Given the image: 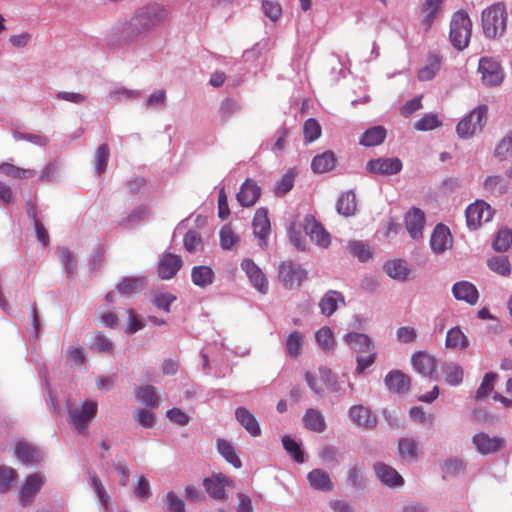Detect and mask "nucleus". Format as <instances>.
Segmentation results:
<instances>
[{
    "mask_svg": "<svg viewBox=\"0 0 512 512\" xmlns=\"http://www.w3.org/2000/svg\"><path fill=\"white\" fill-rule=\"evenodd\" d=\"M45 475L41 472H36L28 475L23 482L19 491V502L26 506L33 502L35 496L45 484Z\"/></svg>",
    "mask_w": 512,
    "mask_h": 512,
    "instance_id": "9",
    "label": "nucleus"
},
{
    "mask_svg": "<svg viewBox=\"0 0 512 512\" xmlns=\"http://www.w3.org/2000/svg\"><path fill=\"white\" fill-rule=\"evenodd\" d=\"M425 223V213L420 208L413 207L405 215L406 229L414 240L422 238Z\"/></svg>",
    "mask_w": 512,
    "mask_h": 512,
    "instance_id": "18",
    "label": "nucleus"
},
{
    "mask_svg": "<svg viewBox=\"0 0 512 512\" xmlns=\"http://www.w3.org/2000/svg\"><path fill=\"white\" fill-rule=\"evenodd\" d=\"M207 493L215 499L225 500L227 495L225 488L232 484V481L224 474L219 473L211 478H206L203 482Z\"/></svg>",
    "mask_w": 512,
    "mask_h": 512,
    "instance_id": "20",
    "label": "nucleus"
},
{
    "mask_svg": "<svg viewBox=\"0 0 512 512\" xmlns=\"http://www.w3.org/2000/svg\"><path fill=\"white\" fill-rule=\"evenodd\" d=\"M386 138V130L382 126H374L367 129L361 139L360 144L365 147H373L380 145Z\"/></svg>",
    "mask_w": 512,
    "mask_h": 512,
    "instance_id": "35",
    "label": "nucleus"
},
{
    "mask_svg": "<svg viewBox=\"0 0 512 512\" xmlns=\"http://www.w3.org/2000/svg\"><path fill=\"white\" fill-rule=\"evenodd\" d=\"M304 138L307 142L311 143L318 139L321 135V126L314 118H309L305 121L303 127Z\"/></svg>",
    "mask_w": 512,
    "mask_h": 512,
    "instance_id": "58",
    "label": "nucleus"
},
{
    "mask_svg": "<svg viewBox=\"0 0 512 512\" xmlns=\"http://www.w3.org/2000/svg\"><path fill=\"white\" fill-rule=\"evenodd\" d=\"M453 244V239L449 228L439 223L437 224L430 237V247L435 254H443L450 249Z\"/></svg>",
    "mask_w": 512,
    "mask_h": 512,
    "instance_id": "13",
    "label": "nucleus"
},
{
    "mask_svg": "<svg viewBox=\"0 0 512 512\" xmlns=\"http://www.w3.org/2000/svg\"><path fill=\"white\" fill-rule=\"evenodd\" d=\"M339 451L335 446L325 445L319 449L318 456L326 465L338 464Z\"/></svg>",
    "mask_w": 512,
    "mask_h": 512,
    "instance_id": "60",
    "label": "nucleus"
},
{
    "mask_svg": "<svg viewBox=\"0 0 512 512\" xmlns=\"http://www.w3.org/2000/svg\"><path fill=\"white\" fill-rule=\"evenodd\" d=\"M493 212L484 201H476L466 209V222L470 229H477L483 222L491 220Z\"/></svg>",
    "mask_w": 512,
    "mask_h": 512,
    "instance_id": "11",
    "label": "nucleus"
},
{
    "mask_svg": "<svg viewBox=\"0 0 512 512\" xmlns=\"http://www.w3.org/2000/svg\"><path fill=\"white\" fill-rule=\"evenodd\" d=\"M497 379V374L493 372L486 373L483 380L476 391V398L483 399L487 397L494 388V382Z\"/></svg>",
    "mask_w": 512,
    "mask_h": 512,
    "instance_id": "59",
    "label": "nucleus"
},
{
    "mask_svg": "<svg viewBox=\"0 0 512 512\" xmlns=\"http://www.w3.org/2000/svg\"><path fill=\"white\" fill-rule=\"evenodd\" d=\"M512 245V231L502 228L493 240V248L496 251H506Z\"/></svg>",
    "mask_w": 512,
    "mask_h": 512,
    "instance_id": "57",
    "label": "nucleus"
},
{
    "mask_svg": "<svg viewBox=\"0 0 512 512\" xmlns=\"http://www.w3.org/2000/svg\"><path fill=\"white\" fill-rule=\"evenodd\" d=\"M445 346L450 349L465 350L469 346V339L459 326L448 330Z\"/></svg>",
    "mask_w": 512,
    "mask_h": 512,
    "instance_id": "32",
    "label": "nucleus"
},
{
    "mask_svg": "<svg viewBox=\"0 0 512 512\" xmlns=\"http://www.w3.org/2000/svg\"><path fill=\"white\" fill-rule=\"evenodd\" d=\"M490 270L501 275L509 276L511 274V265L506 256H494L487 260Z\"/></svg>",
    "mask_w": 512,
    "mask_h": 512,
    "instance_id": "48",
    "label": "nucleus"
},
{
    "mask_svg": "<svg viewBox=\"0 0 512 512\" xmlns=\"http://www.w3.org/2000/svg\"><path fill=\"white\" fill-rule=\"evenodd\" d=\"M483 33L488 38L503 35L506 30L507 13L502 3H496L482 11L481 16Z\"/></svg>",
    "mask_w": 512,
    "mask_h": 512,
    "instance_id": "3",
    "label": "nucleus"
},
{
    "mask_svg": "<svg viewBox=\"0 0 512 512\" xmlns=\"http://www.w3.org/2000/svg\"><path fill=\"white\" fill-rule=\"evenodd\" d=\"M14 454L26 466L38 465L45 458V453L41 448L25 439L19 440L15 444Z\"/></svg>",
    "mask_w": 512,
    "mask_h": 512,
    "instance_id": "8",
    "label": "nucleus"
},
{
    "mask_svg": "<svg viewBox=\"0 0 512 512\" xmlns=\"http://www.w3.org/2000/svg\"><path fill=\"white\" fill-rule=\"evenodd\" d=\"M279 279L288 289H297L307 278V271L299 263L288 260L279 265Z\"/></svg>",
    "mask_w": 512,
    "mask_h": 512,
    "instance_id": "6",
    "label": "nucleus"
},
{
    "mask_svg": "<svg viewBox=\"0 0 512 512\" xmlns=\"http://www.w3.org/2000/svg\"><path fill=\"white\" fill-rule=\"evenodd\" d=\"M336 158L332 151H326L313 158L311 168L315 173H325L332 170L335 166Z\"/></svg>",
    "mask_w": 512,
    "mask_h": 512,
    "instance_id": "36",
    "label": "nucleus"
},
{
    "mask_svg": "<svg viewBox=\"0 0 512 512\" xmlns=\"http://www.w3.org/2000/svg\"><path fill=\"white\" fill-rule=\"evenodd\" d=\"M137 400L148 408H157L159 406V397L156 389L152 385H145L138 389Z\"/></svg>",
    "mask_w": 512,
    "mask_h": 512,
    "instance_id": "42",
    "label": "nucleus"
},
{
    "mask_svg": "<svg viewBox=\"0 0 512 512\" xmlns=\"http://www.w3.org/2000/svg\"><path fill=\"white\" fill-rule=\"evenodd\" d=\"M384 270L389 277L398 281L406 280L409 274V269L402 260L387 261L384 265Z\"/></svg>",
    "mask_w": 512,
    "mask_h": 512,
    "instance_id": "41",
    "label": "nucleus"
},
{
    "mask_svg": "<svg viewBox=\"0 0 512 512\" xmlns=\"http://www.w3.org/2000/svg\"><path fill=\"white\" fill-rule=\"evenodd\" d=\"M235 417L239 424L253 437L261 434L259 423L255 416L246 408L238 407L235 411Z\"/></svg>",
    "mask_w": 512,
    "mask_h": 512,
    "instance_id": "28",
    "label": "nucleus"
},
{
    "mask_svg": "<svg viewBox=\"0 0 512 512\" xmlns=\"http://www.w3.org/2000/svg\"><path fill=\"white\" fill-rule=\"evenodd\" d=\"M487 107L485 105L474 108L468 115L459 121L456 132L460 138H469L480 132L485 123Z\"/></svg>",
    "mask_w": 512,
    "mask_h": 512,
    "instance_id": "5",
    "label": "nucleus"
},
{
    "mask_svg": "<svg viewBox=\"0 0 512 512\" xmlns=\"http://www.w3.org/2000/svg\"><path fill=\"white\" fill-rule=\"evenodd\" d=\"M183 246L189 253L202 252L204 249V242L200 233L196 230H189L183 238Z\"/></svg>",
    "mask_w": 512,
    "mask_h": 512,
    "instance_id": "44",
    "label": "nucleus"
},
{
    "mask_svg": "<svg viewBox=\"0 0 512 512\" xmlns=\"http://www.w3.org/2000/svg\"><path fill=\"white\" fill-rule=\"evenodd\" d=\"M348 413L350 419L362 428L373 429L377 426V417L366 406L354 405L349 408Z\"/></svg>",
    "mask_w": 512,
    "mask_h": 512,
    "instance_id": "21",
    "label": "nucleus"
},
{
    "mask_svg": "<svg viewBox=\"0 0 512 512\" xmlns=\"http://www.w3.org/2000/svg\"><path fill=\"white\" fill-rule=\"evenodd\" d=\"M149 215V208L146 205H139L127 216L123 217L119 224L126 228H133L143 222Z\"/></svg>",
    "mask_w": 512,
    "mask_h": 512,
    "instance_id": "40",
    "label": "nucleus"
},
{
    "mask_svg": "<svg viewBox=\"0 0 512 512\" xmlns=\"http://www.w3.org/2000/svg\"><path fill=\"white\" fill-rule=\"evenodd\" d=\"M337 212L343 216H350L355 212V194L351 191L342 193L336 204Z\"/></svg>",
    "mask_w": 512,
    "mask_h": 512,
    "instance_id": "45",
    "label": "nucleus"
},
{
    "mask_svg": "<svg viewBox=\"0 0 512 512\" xmlns=\"http://www.w3.org/2000/svg\"><path fill=\"white\" fill-rule=\"evenodd\" d=\"M163 503L166 512H186L184 501L173 491L166 494Z\"/></svg>",
    "mask_w": 512,
    "mask_h": 512,
    "instance_id": "56",
    "label": "nucleus"
},
{
    "mask_svg": "<svg viewBox=\"0 0 512 512\" xmlns=\"http://www.w3.org/2000/svg\"><path fill=\"white\" fill-rule=\"evenodd\" d=\"M402 167V161L397 157L371 159L366 164L368 172L379 175H395Z\"/></svg>",
    "mask_w": 512,
    "mask_h": 512,
    "instance_id": "12",
    "label": "nucleus"
},
{
    "mask_svg": "<svg viewBox=\"0 0 512 512\" xmlns=\"http://www.w3.org/2000/svg\"><path fill=\"white\" fill-rule=\"evenodd\" d=\"M310 485L320 491L328 492L333 489V483L327 472L321 469H314L307 475Z\"/></svg>",
    "mask_w": 512,
    "mask_h": 512,
    "instance_id": "31",
    "label": "nucleus"
},
{
    "mask_svg": "<svg viewBox=\"0 0 512 512\" xmlns=\"http://www.w3.org/2000/svg\"><path fill=\"white\" fill-rule=\"evenodd\" d=\"M109 157H110V149H109L108 144H106V143L101 144L95 152V159H94L95 174L97 176H100L105 172L108 161H109Z\"/></svg>",
    "mask_w": 512,
    "mask_h": 512,
    "instance_id": "46",
    "label": "nucleus"
},
{
    "mask_svg": "<svg viewBox=\"0 0 512 512\" xmlns=\"http://www.w3.org/2000/svg\"><path fill=\"white\" fill-rule=\"evenodd\" d=\"M305 234L313 243L321 248H327L331 243V236L312 215H306L303 222Z\"/></svg>",
    "mask_w": 512,
    "mask_h": 512,
    "instance_id": "10",
    "label": "nucleus"
},
{
    "mask_svg": "<svg viewBox=\"0 0 512 512\" xmlns=\"http://www.w3.org/2000/svg\"><path fill=\"white\" fill-rule=\"evenodd\" d=\"M304 426L313 432L322 433L326 430L327 425L323 414L314 408H309L303 415Z\"/></svg>",
    "mask_w": 512,
    "mask_h": 512,
    "instance_id": "30",
    "label": "nucleus"
},
{
    "mask_svg": "<svg viewBox=\"0 0 512 512\" xmlns=\"http://www.w3.org/2000/svg\"><path fill=\"white\" fill-rule=\"evenodd\" d=\"M282 444L284 449L289 453L293 459L298 463L305 462V454L300 448V445L290 436L285 435L282 437Z\"/></svg>",
    "mask_w": 512,
    "mask_h": 512,
    "instance_id": "54",
    "label": "nucleus"
},
{
    "mask_svg": "<svg viewBox=\"0 0 512 512\" xmlns=\"http://www.w3.org/2000/svg\"><path fill=\"white\" fill-rule=\"evenodd\" d=\"M315 338L320 348L325 352H330L334 349L335 339L331 328L324 326L321 327L316 333Z\"/></svg>",
    "mask_w": 512,
    "mask_h": 512,
    "instance_id": "47",
    "label": "nucleus"
},
{
    "mask_svg": "<svg viewBox=\"0 0 512 512\" xmlns=\"http://www.w3.org/2000/svg\"><path fill=\"white\" fill-rule=\"evenodd\" d=\"M320 380L333 393H341L342 387L336 375L327 367L319 368Z\"/></svg>",
    "mask_w": 512,
    "mask_h": 512,
    "instance_id": "50",
    "label": "nucleus"
},
{
    "mask_svg": "<svg viewBox=\"0 0 512 512\" xmlns=\"http://www.w3.org/2000/svg\"><path fill=\"white\" fill-rule=\"evenodd\" d=\"M344 342L358 353H366L375 350L372 339L363 333L350 332L344 335Z\"/></svg>",
    "mask_w": 512,
    "mask_h": 512,
    "instance_id": "25",
    "label": "nucleus"
},
{
    "mask_svg": "<svg viewBox=\"0 0 512 512\" xmlns=\"http://www.w3.org/2000/svg\"><path fill=\"white\" fill-rule=\"evenodd\" d=\"M141 92L139 90H130L125 87H116L110 90L108 97L112 100L124 101L133 98L140 97Z\"/></svg>",
    "mask_w": 512,
    "mask_h": 512,
    "instance_id": "61",
    "label": "nucleus"
},
{
    "mask_svg": "<svg viewBox=\"0 0 512 512\" xmlns=\"http://www.w3.org/2000/svg\"><path fill=\"white\" fill-rule=\"evenodd\" d=\"M398 452L404 460L416 461L419 452L418 442L414 438H400L398 441Z\"/></svg>",
    "mask_w": 512,
    "mask_h": 512,
    "instance_id": "34",
    "label": "nucleus"
},
{
    "mask_svg": "<svg viewBox=\"0 0 512 512\" xmlns=\"http://www.w3.org/2000/svg\"><path fill=\"white\" fill-rule=\"evenodd\" d=\"M472 32V22L469 15L463 11H456L450 21L449 39L458 51L468 47Z\"/></svg>",
    "mask_w": 512,
    "mask_h": 512,
    "instance_id": "4",
    "label": "nucleus"
},
{
    "mask_svg": "<svg viewBox=\"0 0 512 512\" xmlns=\"http://www.w3.org/2000/svg\"><path fill=\"white\" fill-rule=\"evenodd\" d=\"M495 156L500 160L512 157V131L497 145L495 149Z\"/></svg>",
    "mask_w": 512,
    "mask_h": 512,
    "instance_id": "62",
    "label": "nucleus"
},
{
    "mask_svg": "<svg viewBox=\"0 0 512 512\" xmlns=\"http://www.w3.org/2000/svg\"><path fill=\"white\" fill-rule=\"evenodd\" d=\"M442 371L446 382L451 386H458L463 380V369L458 363H444Z\"/></svg>",
    "mask_w": 512,
    "mask_h": 512,
    "instance_id": "43",
    "label": "nucleus"
},
{
    "mask_svg": "<svg viewBox=\"0 0 512 512\" xmlns=\"http://www.w3.org/2000/svg\"><path fill=\"white\" fill-rule=\"evenodd\" d=\"M56 255L60 260L65 272L69 276H72L76 264L74 254L67 247L61 246L57 248Z\"/></svg>",
    "mask_w": 512,
    "mask_h": 512,
    "instance_id": "52",
    "label": "nucleus"
},
{
    "mask_svg": "<svg viewBox=\"0 0 512 512\" xmlns=\"http://www.w3.org/2000/svg\"><path fill=\"white\" fill-rule=\"evenodd\" d=\"M484 188L491 194L501 195L507 192L508 182L501 176H489L484 181Z\"/></svg>",
    "mask_w": 512,
    "mask_h": 512,
    "instance_id": "49",
    "label": "nucleus"
},
{
    "mask_svg": "<svg viewBox=\"0 0 512 512\" xmlns=\"http://www.w3.org/2000/svg\"><path fill=\"white\" fill-rule=\"evenodd\" d=\"M452 294L459 301L470 305L477 303L479 293L476 286L468 281H459L452 286Z\"/></svg>",
    "mask_w": 512,
    "mask_h": 512,
    "instance_id": "26",
    "label": "nucleus"
},
{
    "mask_svg": "<svg viewBox=\"0 0 512 512\" xmlns=\"http://www.w3.org/2000/svg\"><path fill=\"white\" fill-rule=\"evenodd\" d=\"M215 272L210 266H194L191 270V281L199 288H206L215 281Z\"/></svg>",
    "mask_w": 512,
    "mask_h": 512,
    "instance_id": "29",
    "label": "nucleus"
},
{
    "mask_svg": "<svg viewBox=\"0 0 512 512\" xmlns=\"http://www.w3.org/2000/svg\"><path fill=\"white\" fill-rule=\"evenodd\" d=\"M475 449L482 455L498 452L505 444V439L498 436H490L484 432L473 436Z\"/></svg>",
    "mask_w": 512,
    "mask_h": 512,
    "instance_id": "17",
    "label": "nucleus"
},
{
    "mask_svg": "<svg viewBox=\"0 0 512 512\" xmlns=\"http://www.w3.org/2000/svg\"><path fill=\"white\" fill-rule=\"evenodd\" d=\"M261 195V189L252 179H247L237 193V200L243 207L253 206Z\"/></svg>",
    "mask_w": 512,
    "mask_h": 512,
    "instance_id": "24",
    "label": "nucleus"
},
{
    "mask_svg": "<svg viewBox=\"0 0 512 512\" xmlns=\"http://www.w3.org/2000/svg\"><path fill=\"white\" fill-rule=\"evenodd\" d=\"M345 300L343 295L335 290L327 291L319 302V308L323 315L331 316L339 307L344 305Z\"/></svg>",
    "mask_w": 512,
    "mask_h": 512,
    "instance_id": "27",
    "label": "nucleus"
},
{
    "mask_svg": "<svg viewBox=\"0 0 512 512\" xmlns=\"http://www.w3.org/2000/svg\"><path fill=\"white\" fill-rule=\"evenodd\" d=\"M252 224L254 235L259 240V246L265 248L271 231L268 212L265 208L261 207L256 210Z\"/></svg>",
    "mask_w": 512,
    "mask_h": 512,
    "instance_id": "16",
    "label": "nucleus"
},
{
    "mask_svg": "<svg viewBox=\"0 0 512 512\" xmlns=\"http://www.w3.org/2000/svg\"><path fill=\"white\" fill-rule=\"evenodd\" d=\"M303 343L304 338L300 332L294 331L290 333L286 339V350L289 356L297 358L301 354Z\"/></svg>",
    "mask_w": 512,
    "mask_h": 512,
    "instance_id": "51",
    "label": "nucleus"
},
{
    "mask_svg": "<svg viewBox=\"0 0 512 512\" xmlns=\"http://www.w3.org/2000/svg\"><path fill=\"white\" fill-rule=\"evenodd\" d=\"M384 383L389 391L404 394L410 390L411 378L400 370H392L385 376Z\"/></svg>",
    "mask_w": 512,
    "mask_h": 512,
    "instance_id": "22",
    "label": "nucleus"
},
{
    "mask_svg": "<svg viewBox=\"0 0 512 512\" xmlns=\"http://www.w3.org/2000/svg\"><path fill=\"white\" fill-rule=\"evenodd\" d=\"M182 267V259L180 256L172 253L164 254L158 265V273L162 279H171Z\"/></svg>",
    "mask_w": 512,
    "mask_h": 512,
    "instance_id": "23",
    "label": "nucleus"
},
{
    "mask_svg": "<svg viewBox=\"0 0 512 512\" xmlns=\"http://www.w3.org/2000/svg\"><path fill=\"white\" fill-rule=\"evenodd\" d=\"M177 300V297L169 292L157 291L153 295L152 303L159 309L169 313L170 306Z\"/></svg>",
    "mask_w": 512,
    "mask_h": 512,
    "instance_id": "55",
    "label": "nucleus"
},
{
    "mask_svg": "<svg viewBox=\"0 0 512 512\" xmlns=\"http://www.w3.org/2000/svg\"><path fill=\"white\" fill-rule=\"evenodd\" d=\"M145 281L144 277H126L117 285V291L124 296L139 293L143 289Z\"/></svg>",
    "mask_w": 512,
    "mask_h": 512,
    "instance_id": "38",
    "label": "nucleus"
},
{
    "mask_svg": "<svg viewBox=\"0 0 512 512\" xmlns=\"http://www.w3.org/2000/svg\"><path fill=\"white\" fill-rule=\"evenodd\" d=\"M373 470L379 481L387 487L397 488L404 484L403 477L396 471V469L384 462H375L373 464Z\"/></svg>",
    "mask_w": 512,
    "mask_h": 512,
    "instance_id": "14",
    "label": "nucleus"
},
{
    "mask_svg": "<svg viewBox=\"0 0 512 512\" xmlns=\"http://www.w3.org/2000/svg\"><path fill=\"white\" fill-rule=\"evenodd\" d=\"M442 5V0H425L421 6V12L424 14L422 25L425 30H429L436 19Z\"/></svg>",
    "mask_w": 512,
    "mask_h": 512,
    "instance_id": "33",
    "label": "nucleus"
},
{
    "mask_svg": "<svg viewBox=\"0 0 512 512\" xmlns=\"http://www.w3.org/2000/svg\"><path fill=\"white\" fill-rule=\"evenodd\" d=\"M67 421L69 425L78 433L85 434L90 424L98 412V403L96 400L87 399L80 404H74L67 401Z\"/></svg>",
    "mask_w": 512,
    "mask_h": 512,
    "instance_id": "2",
    "label": "nucleus"
},
{
    "mask_svg": "<svg viewBox=\"0 0 512 512\" xmlns=\"http://www.w3.org/2000/svg\"><path fill=\"white\" fill-rule=\"evenodd\" d=\"M411 363L415 371L423 377L436 379V359L426 352H415L412 355Z\"/></svg>",
    "mask_w": 512,
    "mask_h": 512,
    "instance_id": "19",
    "label": "nucleus"
},
{
    "mask_svg": "<svg viewBox=\"0 0 512 512\" xmlns=\"http://www.w3.org/2000/svg\"><path fill=\"white\" fill-rule=\"evenodd\" d=\"M293 184H294V174L292 171H288L277 182V184L275 186V190H274L275 195L276 196L285 195L293 188Z\"/></svg>",
    "mask_w": 512,
    "mask_h": 512,
    "instance_id": "63",
    "label": "nucleus"
},
{
    "mask_svg": "<svg viewBox=\"0 0 512 512\" xmlns=\"http://www.w3.org/2000/svg\"><path fill=\"white\" fill-rule=\"evenodd\" d=\"M348 250L361 262L367 261L372 256L370 246L363 241H350L348 243Z\"/></svg>",
    "mask_w": 512,
    "mask_h": 512,
    "instance_id": "53",
    "label": "nucleus"
},
{
    "mask_svg": "<svg viewBox=\"0 0 512 512\" xmlns=\"http://www.w3.org/2000/svg\"><path fill=\"white\" fill-rule=\"evenodd\" d=\"M167 6L150 2L136 9L129 17L119 20L111 34L120 43L130 44L140 36L148 35L166 23L169 18Z\"/></svg>",
    "mask_w": 512,
    "mask_h": 512,
    "instance_id": "1",
    "label": "nucleus"
},
{
    "mask_svg": "<svg viewBox=\"0 0 512 512\" xmlns=\"http://www.w3.org/2000/svg\"><path fill=\"white\" fill-rule=\"evenodd\" d=\"M217 450L219 454L235 468L242 466V462L236 454L235 447L228 440L219 438L217 440Z\"/></svg>",
    "mask_w": 512,
    "mask_h": 512,
    "instance_id": "39",
    "label": "nucleus"
},
{
    "mask_svg": "<svg viewBox=\"0 0 512 512\" xmlns=\"http://www.w3.org/2000/svg\"><path fill=\"white\" fill-rule=\"evenodd\" d=\"M478 72L481 74L482 83L490 87L499 86L505 76L499 61L492 57L480 58Z\"/></svg>",
    "mask_w": 512,
    "mask_h": 512,
    "instance_id": "7",
    "label": "nucleus"
},
{
    "mask_svg": "<svg viewBox=\"0 0 512 512\" xmlns=\"http://www.w3.org/2000/svg\"><path fill=\"white\" fill-rule=\"evenodd\" d=\"M241 268L245 272L252 286L262 294L268 291V280L262 270L251 259H244Z\"/></svg>",
    "mask_w": 512,
    "mask_h": 512,
    "instance_id": "15",
    "label": "nucleus"
},
{
    "mask_svg": "<svg viewBox=\"0 0 512 512\" xmlns=\"http://www.w3.org/2000/svg\"><path fill=\"white\" fill-rule=\"evenodd\" d=\"M438 126H440L438 117L435 114H426L415 123L414 128L418 131H428Z\"/></svg>",
    "mask_w": 512,
    "mask_h": 512,
    "instance_id": "64",
    "label": "nucleus"
},
{
    "mask_svg": "<svg viewBox=\"0 0 512 512\" xmlns=\"http://www.w3.org/2000/svg\"><path fill=\"white\" fill-rule=\"evenodd\" d=\"M441 67V57L437 54H430L427 63L418 71V79L420 81H430L439 72Z\"/></svg>",
    "mask_w": 512,
    "mask_h": 512,
    "instance_id": "37",
    "label": "nucleus"
}]
</instances>
